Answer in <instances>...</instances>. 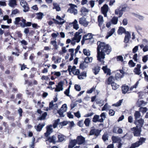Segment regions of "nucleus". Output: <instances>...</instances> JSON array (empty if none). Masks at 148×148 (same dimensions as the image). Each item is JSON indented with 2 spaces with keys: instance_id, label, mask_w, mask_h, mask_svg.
<instances>
[{
  "instance_id": "nucleus-56",
  "label": "nucleus",
  "mask_w": 148,
  "mask_h": 148,
  "mask_svg": "<svg viewBox=\"0 0 148 148\" xmlns=\"http://www.w3.org/2000/svg\"><path fill=\"white\" fill-rule=\"evenodd\" d=\"M47 115V112H44L42 114L41 116L39 118V120H42L45 119Z\"/></svg>"
},
{
  "instance_id": "nucleus-8",
  "label": "nucleus",
  "mask_w": 148,
  "mask_h": 148,
  "mask_svg": "<svg viewBox=\"0 0 148 148\" xmlns=\"http://www.w3.org/2000/svg\"><path fill=\"white\" fill-rule=\"evenodd\" d=\"M131 130L133 131V133L134 136H139L140 134L141 128L135 127L132 128Z\"/></svg>"
},
{
  "instance_id": "nucleus-27",
  "label": "nucleus",
  "mask_w": 148,
  "mask_h": 148,
  "mask_svg": "<svg viewBox=\"0 0 148 148\" xmlns=\"http://www.w3.org/2000/svg\"><path fill=\"white\" fill-rule=\"evenodd\" d=\"M83 37V39L86 40H90L92 38V37L91 33H88L86 34Z\"/></svg>"
},
{
  "instance_id": "nucleus-30",
  "label": "nucleus",
  "mask_w": 148,
  "mask_h": 148,
  "mask_svg": "<svg viewBox=\"0 0 148 148\" xmlns=\"http://www.w3.org/2000/svg\"><path fill=\"white\" fill-rule=\"evenodd\" d=\"M88 10L84 7H82L80 10V12L81 13V14L82 15L86 14V13H88Z\"/></svg>"
},
{
  "instance_id": "nucleus-34",
  "label": "nucleus",
  "mask_w": 148,
  "mask_h": 148,
  "mask_svg": "<svg viewBox=\"0 0 148 148\" xmlns=\"http://www.w3.org/2000/svg\"><path fill=\"white\" fill-rule=\"evenodd\" d=\"M100 116L101 118L99 119V122H103L104 120L106 118V113L105 112L102 113L100 115Z\"/></svg>"
},
{
  "instance_id": "nucleus-61",
  "label": "nucleus",
  "mask_w": 148,
  "mask_h": 148,
  "mask_svg": "<svg viewBox=\"0 0 148 148\" xmlns=\"http://www.w3.org/2000/svg\"><path fill=\"white\" fill-rule=\"evenodd\" d=\"M128 64L131 67H134L136 64L134 63L132 60H130L128 62Z\"/></svg>"
},
{
  "instance_id": "nucleus-44",
  "label": "nucleus",
  "mask_w": 148,
  "mask_h": 148,
  "mask_svg": "<svg viewBox=\"0 0 148 148\" xmlns=\"http://www.w3.org/2000/svg\"><path fill=\"white\" fill-rule=\"evenodd\" d=\"M115 13L116 14V15L119 14V18L121 17L123 14V13L121 12L120 10L119 9H117L115 10Z\"/></svg>"
},
{
  "instance_id": "nucleus-60",
  "label": "nucleus",
  "mask_w": 148,
  "mask_h": 148,
  "mask_svg": "<svg viewBox=\"0 0 148 148\" xmlns=\"http://www.w3.org/2000/svg\"><path fill=\"white\" fill-rule=\"evenodd\" d=\"M108 136L107 134L104 133L103 135L102 138L104 141H106L108 140Z\"/></svg>"
},
{
  "instance_id": "nucleus-46",
  "label": "nucleus",
  "mask_w": 148,
  "mask_h": 148,
  "mask_svg": "<svg viewBox=\"0 0 148 148\" xmlns=\"http://www.w3.org/2000/svg\"><path fill=\"white\" fill-rule=\"evenodd\" d=\"M92 60V57H87L85 58L84 62L87 64L90 62H91Z\"/></svg>"
},
{
  "instance_id": "nucleus-24",
  "label": "nucleus",
  "mask_w": 148,
  "mask_h": 148,
  "mask_svg": "<svg viewBox=\"0 0 148 148\" xmlns=\"http://www.w3.org/2000/svg\"><path fill=\"white\" fill-rule=\"evenodd\" d=\"M50 43L53 47V48L52 49V50H57L58 49V46L57 44V42L56 40L51 41Z\"/></svg>"
},
{
  "instance_id": "nucleus-32",
  "label": "nucleus",
  "mask_w": 148,
  "mask_h": 148,
  "mask_svg": "<svg viewBox=\"0 0 148 148\" xmlns=\"http://www.w3.org/2000/svg\"><path fill=\"white\" fill-rule=\"evenodd\" d=\"M88 66V64L84 62L81 63L79 65L80 68L82 69H84L87 68Z\"/></svg>"
},
{
  "instance_id": "nucleus-36",
  "label": "nucleus",
  "mask_w": 148,
  "mask_h": 148,
  "mask_svg": "<svg viewBox=\"0 0 148 148\" xmlns=\"http://www.w3.org/2000/svg\"><path fill=\"white\" fill-rule=\"evenodd\" d=\"M72 24L73 25V28L74 29L77 30L79 29V25L77 24V21L76 20H75L72 23Z\"/></svg>"
},
{
  "instance_id": "nucleus-21",
  "label": "nucleus",
  "mask_w": 148,
  "mask_h": 148,
  "mask_svg": "<svg viewBox=\"0 0 148 148\" xmlns=\"http://www.w3.org/2000/svg\"><path fill=\"white\" fill-rule=\"evenodd\" d=\"M126 36H125L124 42L125 43H127L129 42V39L130 38L131 34L128 32H126Z\"/></svg>"
},
{
  "instance_id": "nucleus-12",
  "label": "nucleus",
  "mask_w": 148,
  "mask_h": 148,
  "mask_svg": "<svg viewBox=\"0 0 148 148\" xmlns=\"http://www.w3.org/2000/svg\"><path fill=\"white\" fill-rule=\"evenodd\" d=\"M79 22L80 24L85 27L87 26L89 23L88 22L86 21L85 18L84 17H82L79 18Z\"/></svg>"
},
{
  "instance_id": "nucleus-9",
  "label": "nucleus",
  "mask_w": 148,
  "mask_h": 148,
  "mask_svg": "<svg viewBox=\"0 0 148 148\" xmlns=\"http://www.w3.org/2000/svg\"><path fill=\"white\" fill-rule=\"evenodd\" d=\"M108 10V7L107 5L104 4L101 8V12L105 17L107 16V13Z\"/></svg>"
},
{
  "instance_id": "nucleus-16",
  "label": "nucleus",
  "mask_w": 148,
  "mask_h": 148,
  "mask_svg": "<svg viewBox=\"0 0 148 148\" xmlns=\"http://www.w3.org/2000/svg\"><path fill=\"white\" fill-rule=\"evenodd\" d=\"M52 127L51 125L47 126V131L45 133V135L46 137H48L52 132V129L51 128Z\"/></svg>"
},
{
  "instance_id": "nucleus-4",
  "label": "nucleus",
  "mask_w": 148,
  "mask_h": 148,
  "mask_svg": "<svg viewBox=\"0 0 148 148\" xmlns=\"http://www.w3.org/2000/svg\"><path fill=\"white\" fill-rule=\"evenodd\" d=\"M69 5L70 7L68 9L67 12L71 14H73L74 15H76L77 13V10L75 8H77L76 5L72 3H70Z\"/></svg>"
},
{
  "instance_id": "nucleus-26",
  "label": "nucleus",
  "mask_w": 148,
  "mask_h": 148,
  "mask_svg": "<svg viewBox=\"0 0 148 148\" xmlns=\"http://www.w3.org/2000/svg\"><path fill=\"white\" fill-rule=\"evenodd\" d=\"M9 5L10 6L13 8L17 5L16 0H10Z\"/></svg>"
},
{
  "instance_id": "nucleus-18",
  "label": "nucleus",
  "mask_w": 148,
  "mask_h": 148,
  "mask_svg": "<svg viewBox=\"0 0 148 148\" xmlns=\"http://www.w3.org/2000/svg\"><path fill=\"white\" fill-rule=\"evenodd\" d=\"M77 144L76 139L71 140L69 142L68 148H73Z\"/></svg>"
},
{
  "instance_id": "nucleus-22",
  "label": "nucleus",
  "mask_w": 148,
  "mask_h": 148,
  "mask_svg": "<svg viewBox=\"0 0 148 148\" xmlns=\"http://www.w3.org/2000/svg\"><path fill=\"white\" fill-rule=\"evenodd\" d=\"M102 69L105 73H107V75H111V71L110 69L107 68V66H103Z\"/></svg>"
},
{
  "instance_id": "nucleus-64",
  "label": "nucleus",
  "mask_w": 148,
  "mask_h": 148,
  "mask_svg": "<svg viewBox=\"0 0 148 148\" xmlns=\"http://www.w3.org/2000/svg\"><path fill=\"white\" fill-rule=\"evenodd\" d=\"M148 59V55H147L143 57L142 61L144 62H146Z\"/></svg>"
},
{
  "instance_id": "nucleus-17",
  "label": "nucleus",
  "mask_w": 148,
  "mask_h": 148,
  "mask_svg": "<svg viewBox=\"0 0 148 148\" xmlns=\"http://www.w3.org/2000/svg\"><path fill=\"white\" fill-rule=\"evenodd\" d=\"M112 139L113 143H118L121 141L120 138L117 136H112Z\"/></svg>"
},
{
  "instance_id": "nucleus-6",
  "label": "nucleus",
  "mask_w": 148,
  "mask_h": 148,
  "mask_svg": "<svg viewBox=\"0 0 148 148\" xmlns=\"http://www.w3.org/2000/svg\"><path fill=\"white\" fill-rule=\"evenodd\" d=\"M21 5L23 8V11L26 12H28L29 10V5L24 0H21L20 2Z\"/></svg>"
},
{
  "instance_id": "nucleus-25",
  "label": "nucleus",
  "mask_w": 148,
  "mask_h": 148,
  "mask_svg": "<svg viewBox=\"0 0 148 148\" xmlns=\"http://www.w3.org/2000/svg\"><path fill=\"white\" fill-rule=\"evenodd\" d=\"M115 80L114 77L112 76H110L108 78L107 83L108 84H112L114 83V82Z\"/></svg>"
},
{
  "instance_id": "nucleus-47",
  "label": "nucleus",
  "mask_w": 148,
  "mask_h": 148,
  "mask_svg": "<svg viewBox=\"0 0 148 148\" xmlns=\"http://www.w3.org/2000/svg\"><path fill=\"white\" fill-rule=\"evenodd\" d=\"M99 116L98 115H95L92 118V121L94 123H96L97 122H99Z\"/></svg>"
},
{
  "instance_id": "nucleus-31",
  "label": "nucleus",
  "mask_w": 148,
  "mask_h": 148,
  "mask_svg": "<svg viewBox=\"0 0 148 148\" xmlns=\"http://www.w3.org/2000/svg\"><path fill=\"white\" fill-rule=\"evenodd\" d=\"M115 29L113 28L112 29L110 30L108 32L107 35L106 36V38H108L109 37L112 36L115 31Z\"/></svg>"
},
{
  "instance_id": "nucleus-51",
  "label": "nucleus",
  "mask_w": 148,
  "mask_h": 148,
  "mask_svg": "<svg viewBox=\"0 0 148 148\" xmlns=\"http://www.w3.org/2000/svg\"><path fill=\"white\" fill-rule=\"evenodd\" d=\"M110 108V107L108 105L107 103H106L104 106L103 107L102 110V111H107Z\"/></svg>"
},
{
  "instance_id": "nucleus-39",
  "label": "nucleus",
  "mask_w": 148,
  "mask_h": 148,
  "mask_svg": "<svg viewBox=\"0 0 148 148\" xmlns=\"http://www.w3.org/2000/svg\"><path fill=\"white\" fill-rule=\"evenodd\" d=\"M35 14L36 15V18L38 20H41L44 15L43 13L41 12L36 13Z\"/></svg>"
},
{
  "instance_id": "nucleus-35",
  "label": "nucleus",
  "mask_w": 148,
  "mask_h": 148,
  "mask_svg": "<svg viewBox=\"0 0 148 148\" xmlns=\"http://www.w3.org/2000/svg\"><path fill=\"white\" fill-rule=\"evenodd\" d=\"M129 88L127 86H122V92L123 93L126 94L128 91Z\"/></svg>"
},
{
  "instance_id": "nucleus-13",
  "label": "nucleus",
  "mask_w": 148,
  "mask_h": 148,
  "mask_svg": "<svg viewBox=\"0 0 148 148\" xmlns=\"http://www.w3.org/2000/svg\"><path fill=\"white\" fill-rule=\"evenodd\" d=\"M63 83L62 82H60L58 83V85H56V88L55 89V92H59L63 90Z\"/></svg>"
},
{
  "instance_id": "nucleus-2",
  "label": "nucleus",
  "mask_w": 148,
  "mask_h": 148,
  "mask_svg": "<svg viewBox=\"0 0 148 148\" xmlns=\"http://www.w3.org/2000/svg\"><path fill=\"white\" fill-rule=\"evenodd\" d=\"M25 22H26V20L23 17H18L15 18L14 23L15 25H19L21 27L24 28L25 27Z\"/></svg>"
},
{
  "instance_id": "nucleus-7",
  "label": "nucleus",
  "mask_w": 148,
  "mask_h": 148,
  "mask_svg": "<svg viewBox=\"0 0 148 148\" xmlns=\"http://www.w3.org/2000/svg\"><path fill=\"white\" fill-rule=\"evenodd\" d=\"M144 123V119L141 118L139 119L135 120L134 122V123L136 125V127L140 128L143 127Z\"/></svg>"
},
{
  "instance_id": "nucleus-38",
  "label": "nucleus",
  "mask_w": 148,
  "mask_h": 148,
  "mask_svg": "<svg viewBox=\"0 0 148 148\" xmlns=\"http://www.w3.org/2000/svg\"><path fill=\"white\" fill-rule=\"evenodd\" d=\"M81 36V35L79 34L76 35V34L75 33L74 35V39L75 40H77V42H79L80 40Z\"/></svg>"
},
{
  "instance_id": "nucleus-15",
  "label": "nucleus",
  "mask_w": 148,
  "mask_h": 148,
  "mask_svg": "<svg viewBox=\"0 0 148 148\" xmlns=\"http://www.w3.org/2000/svg\"><path fill=\"white\" fill-rule=\"evenodd\" d=\"M56 136L55 135H53L52 136L49 137L47 140H46V141H48L49 143L55 144L56 142Z\"/></svg>"
},
{
  "instance_id": "nucleus-11",
  "label": "nucleus",
  "mask_w": 148,
  "mask_h": 148,
  "mask_svg": "<svg viewBox=\"0 0 148 148\" xmlns=\"http://www.w3.org/2000/svg\"><path fill=\"white\" fill-rule=\"evenodd\" d=\"M76 140L77 144L79 145L83 144L85 142V138L82 136H77Z\"/></svg>"
},
{
  "instance_id": "nucleus-37",
  "label": "nucleus",
  "mask_w": 148,
  "mask_h": 148,
  "mask_svg": "<svg viewBox=\"0 0 148 148\" xmlns=\"http://www.w3.org/2000/svg\"><path fill=\"white\" fill-rule=\"evenodd\" d=\"M83 52L84 54L87 56H89L90 55V51L88 49H83Z\"/></svg>"
},
{
  "instance_id": "nucleus-1",
  "label": "nucleus",
  "mask_w": 148,
  "mask_h": 148,
  "mask_svg": "<svg viewBox=\"0 0 148 148\" xmlns=\"http://www.w3.org/2000/svg\"><path fill=\"white\" fill-rule=\"evenodd\" d=\"M97 60L101 62V64H103L104 62L103 60L106 54L108 55L112 51V48L108 44L104 42H99L97 43Z\"/></svg>"
},
{
  "instance_id": "nucleus-41",
  "label": "nucleus",
  "mask_w": 148,
  "mask_h": 148,
  "mask_svg": "<svg viewBox=\"0 0 148 148\" xmlns=\"http://www.w3.org/2000/svg\"><path fill=\"white\" fill-rule=\"evenodd\" d=\"M68 123V121H63L59 123V127L60 128H61L63 126L66 125Z\"/></svg>"
},
{
  "instance_id": "nucleus-63",
  "label": "nucleus",
  "mask_w": 148,
  "mask_h": 148,
  "mask_svg": "<svg viewBox=\"0 0 148 148\" xmlns=\"http://www.w3.org/2000/svg\"><path fill=\"white\" fill-rule=\"evenodd\" d=\"M74 87L75 89L77 91H79L81 90V87L79 85L75 84L74 86Z\"/></svg>"
},
{
  "instance_id": "nucleus-53",
  "label": "nucleus",
  "mask_w": 148,
  "mask_h": 148,
  "mask_svg": "<svg viewBox=\"0 0 148 148\" xmlns=\"http://www.w3.org/2000/svg\"><path fill=\"white\" fill-rule=\"evenodd\" d=\"M123 76L121 74V73H119V72H116L115 75V78L116 80L122 78Z\"/></svg>"
},
{
  "instance_id": "nucleus-28",
  "label": "nucleus",
  "mask_w": 148,
  "mask_h": 148,
  "mask_svg": "<svg viewBox=\"0 0 148 148\" xmlns=\"http://www.w3.org/2000/svg\"><path fill=\"white\" fill-rule=\"evenodd\" d=\"M98 25H101L103 24L104 20L103 16L101 15H99L98 17Z\"/></svg>"
},
{
  "instance_id": "nucleus-14",
  "label": "nucleus",
  "mask_w": 148,
  "mask_h": 148,
  "mask_svg": "<svg viewBox=\"0 0 148 148\" xmlns=\"http://www.w3.org/2000/svg\"><path fill=\"white\" fill-rule=\"evenodd\" d=\"M141 66L140 64H137L136 67H135L134 70V72L136 74L140 75L141 73L140 68Z\"/></svg>"
},
{
  "instance_id": "nucleus-29",
  "label": "nucleus",
  "mask_w": 148,
  "mask_h": 148,
  "mask_svg": "<svg viewBox=\"0 0 148 148\" xmlns=\"http://www.w3.org/2000/svg\"><path fill=\"white\" fill-rule=\"evenodd\" d=\"M58 142H61L65 140L66 136L64 135L60 134L58 136Z\"/></svg>"
},
{
  "instance_id": "nucleus-33",
  "label": "nucleus",
  "mask_w": 148,
  "mask_h": 148,
  "mask_svg": "<svg viewBox=\"0 0 148 148\" xmlns=\"http://www.w3.org/2000/svg\"><path fill=\"white\" fill-rule=\"evenodd\" d=\"M53 9H55L56 11H59L60 10V8L59 5L57 3H53Z\"/></svg>"
},
{
  "instance_id": "nucleus-20",
  "label": "nucleus",
  "mask_w": 148,
  "mask_h": 148,
  "mask_svg": "<svg viewBox=\"0 0 148 148\" xmlns=\"http://www.w3.org/2000/svg\"><path fill=\"white\" fill-rule=\"evenodd\" d=\"M45 123H44L42 124H39L36 127H35V128L38 132H40L43 127L45 125Z\"/></svg>"
},
{
  "instance_id": "nucleus-5",
  "label": "nucleus",
  "mask_w": 148,
  "mask_h": 148,
  "mask_svg": "<svg viewBox=\"0 0 148 148\" xmlns=\"http://www.w3.org/2000/svg\"><path fill=\"white\" fill-rule=\"evenodd\" d=\"M68 70L69 73L72 72L74 75H78L80 74L79 70L76 69V67L75 66H73L72 67L71 65H69L68 66Z\"/></svg>"
},
{
  "instance_id": "nucleus-54",
  "label": "nucleus",
  "mask_w": 148,
  "mask_h": 148,
  "mask_svg": "<svg viewBox=\"0 0 148 148\" xmlns=\"http://www.w3.org/2000/svg\"><path fill=\"white\" fill-rule=\"evenodd\" d=\"M147 108L146 107H141L139 109V111L141 112L143 114H144L147 111Z\"/></svg>"
},
{
  "instance_id": "nucleus-57",
  "label": "nucleus",
  "mask_w": 148,
  "mask_h": 148,
  "mask_svg": "<svg viewBox=\"0 0 148 148\" xmlns=\"http://www.w3.org/2000/svg\"><path fill=\"white\" fill-rule=\"evenodd\" d=\"M53 20L54 21V23L58 25H62L63 23H65V21H62L59 22L57 20H56L54 19H53Z\"/></svg>"
},
{
  "instance_id": "nucleus-45",
  "label": "nucleus",
  "mask_w": 148,
  "mask_h": 148,
  "mask_svg": "<svg viewBox=\"0 0 148 148\" xmlns=\"http://www.w3.org/2000/svg\"><path fill=\"white\" fill-rule=\"evenodd\" d=\"M146 103L143 100L138 101L137 102V104L138 106V107H139L141 106H144Z\"/></svg>"
},
{
  "instance_id": "nucleus-23",
  "label": "nucleus",
  "mask_w": 148,
  "mask_h": 148,
  "mask_svg": "<svg viewBox=\"0 0 148 148\" xmlns=\"http://www.w3.org/2000/svg\"><path fill=\"white\" fill-rule=\"evenodd\" d=\"M126 31L125 28L122 27H120L117 31L118 34H122L123 33H125L126 34Z\"/></svg>"
},
{
  "instance_id": "nucleus-52",
  "label": "nucleus",
  "mask_w": 148,
  "mask_h": 148,
  "mask_svg": "<svg viewBox=\"0 0 148 148\" xmlns=\"http://www.w3.org/2000/svg\"><path fill=\"white\" fill-rule=\"evenodd\" d=\"M90 122V120L89 118H86L84 122L85 125L86 127H88L89 125V124Z\"/></svg>"
},
{
  "instance_id": "nucleus-19",
  "label": "nucleus",
  "mask_w": 148,
  "mask_h": 148,
  "mask_svg": "<svg viewBox=\"0 0 148 148\" xmlns=\"http://www.w3.org/2000/svg\"><path fill=\"white\" fill-rule=\"evenodd\" d=\"M134 116L135 120L138 119L141 117V114L139 111H135L134 114Z\"/></svg>"
},
{
  "instance_id": "nucleus-62",
  "label": "nucleus",
  "mask_w": 148,
  "mask_h": 148,
  "mask_svg": "<svg viewBox=\"0 0 148 148\" xmlns=\"http://www.w3.org/2000/svg\"><path fill=\"white\" fill-rule=\"evenodd\" d=\"M116 60L117 61L123 62V58L121 56H117Z\"/></svg>"
},
{
  "instance_id": "nucleus-55",
  "label": "nucleus",
  "mask_w": 148,
  "mask_h": 148,
  "mask_svg": "<svg viewBox=\"0 0 148 148\" xmlns=\"http://www.w3.org/2000/svg\"><path fill=\"white\" fill-rule=\"evenodd\" d=\"M111 86L112 88L114 90H116L119 86V85L115 83H113L112 84Z\"/></svg>"
},
{
  "instance_id": "nucleus-50",
  "label": "nucleus",
  "mask_w": 148,
  "mask_h": 148,
  "mask_svg": "<svg viewBox=\"0 0 148 148\" xmlns=\"http://www.w3.org/2000/svg\"><path fill=\"white\" fill-rule=\"evenodd\" d=\"M60 119H57L55 120L54 121V122L53 124V128H55L57 127V126L58 125L59 123V122H60Z\"/></svg>"
},
{
  "instance_id": "nucleus-48",
  "label": "nucleus",
  "mask_w": 148,
  "mask_h": 148,
  "mask_svg": "<svg viewBox=\"0 0 148 148\" xmlns=\"http://www.w3.org/2000/svg\"><path fill=\"white\" fill-rule=\"evenodd\" d=\"M67 110V107L66 104H64L63 105L60 110L63 112H65Z\"/></svg>"
},
{
  "instance_id": "nucleus-40",
  "label": "nucleus",
  "mask_w": 148,
  "mask_h": 148,
  "mask_svg": "<svg viewBox=\"0 0 148 148\" xmlns=\"http://www.w3.org/2000/svg\"><path fill=\"white\" fill-rule=\"evenodd\" d=\"M132 138V136L129 134L127 133L123 136L122 137V139H126L128 140H130Z\"/></svg>"
},
{
  "instance_id": "nucleus-42",
  "label": "nucleus",
  "mask_w": 148,
  "mask_h": 148,
  "mask_svg": "<svg viewBox=\"0 0 148 148\" xmlns=\"http://www.w3.org/2000/svg\"><path fill=\"white\" fill-rule=\"evenodd\" d=\"M100 70V67L97 66L95 67L92 69V71L96 75L98 73Z\"/></svg>"
},
{
  "instance_id": "nucleus-10",
  "label": "nucleus",
  "mask_w": 148,
  "mask_h": 148,
  "mask_svg": "<svg viewBox=\"0 0 148 148\" xmlns=\"http://www.w3.org/2000/svg\"><path fill=\"white\" fill-rule=\"evenodd\" d=\"M101 130H99L96 129H91L90 132V135H95L97 137L99 135L101 131Z\"/></svg>"
},
{
  "instance_id": "nucleus-43",
  "label": "nucleus",
  "mask_w": 148,
  "mask_h": 148,
  "mask_svg": "<svg viewBox=\"0 0 148 148\" xmlns=\"http://www.w3.org/2000/svg\"><path fill=\"white\" fill-rule=\"evenodd\" d=\"M118 21V17L114 16L111 20V22L113 24L116 25L117 24Z\"/></svg>"
},
{
  "instance_id": "nucleus-59",
  "label": "nucleus",
  "mask_w": 148,
  "mask_h": 148,
  "mask_svg": "<svg viewBox=\"0 0 148 148\" xmlns=\"http://www.w3.org/2000/svg\"><path fill=\"white\" fill-rule=\"evenodd\" d=\"M138 57V54L137 53H135L133 57V59L134 60L135 62H139V60L137 58Z\"/></svg>"
},
{
  "instance_id": "nucleus-49",
  "label": "nucleus",
  "mask_w": 148,
  "mask_h": 148,
  "mask_svg": "<svg viewBox=\"0 0 148 148\" xmlns=\"http://www.w3.org/2000/svg\"><path fill=\"white\" fill-rule=\"evenodd\" d=\"M71 87V86H69L68 88L66 89L64 91V94L66 95L67 96H68L70 97H71V96L69 95V92H70V89Z\"/></svg>"
},
{
  "instance_id": "nucleus-58",
  "label": "nucleus",
  "mask_w": 148,
  "mask_h": 148,
  "mask_svg": "<svg viewBox=\"0 0 148 148\" xmlns=\"http://www.w3.org/2000/svg\"><path fill=\"white\" fill-rule=\"evenodd\" d=\"M96 87V86H93L92 88H91L90 90H88L87 91V93L89 94L92 93L93 92V91L95 89Z\"/></svg>"
},
{
  "instance_id": "nucleus-3",
  "label": "nucleus",
  "mask_w": 148,
  "mask_h": 148,
  "mask_svg": "<svg viewBox=\"0 0 148 148\" xmlns=\"http://www.w3.org/2000/svg\"><path fill=\"white\" fill-rule=\"evenodd\" d=\"M146 138L143 137H140L138 141L132 144L130 148H136L139 147L145 143Z\"/></svg>"
}]
</instances>
